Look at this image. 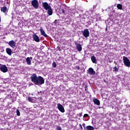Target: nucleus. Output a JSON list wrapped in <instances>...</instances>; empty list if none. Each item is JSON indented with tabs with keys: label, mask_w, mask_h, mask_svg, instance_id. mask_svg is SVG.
Masks as SVG:
<instances>
[{
	"label": "nucleus",
	"mask_w": 130,
	"mask_h": 130,
	"mask_svg": "<svg viewBox=\"0 0 130 130\" xmlns=\"http://www.w3.org/2000/svg\"><path fill=\"white\" fill-rule=\"evenodd\" d=\"M30 79L31 82L35 85H37V86H41V85L44 84V79L43 77L40 76L37 77L35 74H34L31 76Z\"/></svg>",
	"instance_id": "1"
},
{
	"label": "nucleus",
	"mask_w": 130,
	"mask_h": 130,
	"mask_svg": "<svg viewBox=\"0 0 130 130\" xmlns=\"http://www.w3.org/2000/svg\"><path fill=\"white\" fill-rule=\"evenodd\" d=\"M123 60L124 66H125V67H127L128 68H130L129 59H128V58H127V57H126L125 56H123Z\"/></svg>",
	"instance_id": "2"
},
{
	"label": "nucleus",
	"mask_w": 130,
	"mask_h": 130,
	"mask_svg": "<svg viewBox=\"0 0 130 130\" xmlns=\"http://www.w3.org/2000/svg\"><path fill=\"white\" fill-rule=\"evenodd\" d=\"M74 43L76 46L77 50H78V51H79V52H80V51L82 49V45H81V44L79 43L77 41H75L74 42Z\"/></svg>",
	"instance_id": "3"
},
{
	"label": "nucleus",
	"mask_w": 130,
	"mask_h": 130,
	"mask_svg": "<svg viewBox=\"0 0 130 130\" xmlns=\"http://www.w3.org/2000/svg\"><path fill=\"white\" fill-rule=\"evenodd\" d=\"M82 33L85 38H87L90 36V32H89V29H85L83 31H82Z\"/></svg>",
	"instance_id": "4"
},
{
	"label": "nucleus",
	"mask_w": 130,
	"mask_h": 130,
	"mask_svg": "<svg viewBox=\"0 0 130 130\" xmlns=\"http://www.w3.org/2000/svg\"><path fill=\"white\" fill-rule=\"evenodd\" d=\"M31 6L35 8V9H38L39 7V4H38V1L37 0H33L31 1Z\"/></svg>",
	"instance_id": "5"
},
{
	"label": "nucleus",
	"mask_w": 130,
	"mask_h": 130,
	"mask_svg": "<svg viewBox=\"0 0 130 130\" xmlns=\"http://www.w3.org/2000/svg\"><path fill=\"white\" fill-rule=\"evenodd\" d=\"M0 70L3 73H7L8 72V67L6 65H3L0 64Z\"/></svg>",
	"instance_id": "6"
},
{
	"label": "nucleus",
	"mask_w": 130,
	"mask_h": 130,
	"mask_svg": "<svg viewBox=\"0 0 130 130\" xmlns=\"http://www.w3.org/2000/svg\"><path fill=\"white\" fill-rule=\"evenodd\" d=\"M42 6L45 10H46V11L51 8V7L48 5V3L46 2L43 3Z\"/></svg>",
	"instance_id": "7"
},
{
	"label": "nucleus",
	"mask_w": 130,
	"mask_h": 130,
	"mask_svg": "<svg viewBox=\"0 0 130 130\" xmlns=\"http://www.w3.org/2000/svg\"><path fill=\"white\" fill-rule=\"evenodd\" d=\"M57 108L58 109V110H59V111H60V112H62V113H63V112H64V108H63V106H62V105H61V104L58 103L57 104Z\"/></svg>",
	"instance_id": "8"
},
{
	"label": "nucleus",
	"mask_w": 130,
	"mask_h": 130,
	"mask_svg": "<svg viewBox=\"0 0 130 130\" xmlns=\"http://www.w3.org/2000/svg\"><path fill=\"white\" fill-rule=\"evenodd\" d=\"M32 38L36 42H40V38L36 34H34L32 35Z\"/></svg>",
	"instance_id": "9"
},
{
	"label": "nucleus",
	"mask_w": 130,
	"mask_h": 130,
	"mask_svg": "<svg viewBox=\"0 0 130 130\" xmlns=\"http://www.w3.org/2000/svg\"><path fill=\"white\" fill-rule=\"evenodd\" d=\"M9 45L11 46L12 48H14V47H16V42L14 41L13 40L10 41L8 43Z\"/></svg>",
	"instance_id": "10"
},
{
	"label": "nucleus",
	"mask_w": 130,
	"mask_h": 130,
	"mask_svg": "<svg viewBox=\"0 0 130 130\" xmlns=\"http://www.w3.org/2000/svg\"><path fill=\"white\" fill-rule=\"evenodd\" d=\"M27 100H28V101H29V102H31V103H34L35 102V101H36V98L28 96Z\"/></svg>",
	"instance_id": "11"
},
{
	"label": "nucleus",
	"mask_w": 130,
	"mask_h": 130,
	"mask_svg": "<svg viewBox=\"0 0 130 130\" xmlns=\"http://www.w3.org/2000/svg\"><path fill=\"white\" fill-rule=\"evenodd\" d=\"M88 74H89V75H95L96 74V72L94 71V69H93V68H90L88 69Z\"/></svg>",
	"instance_id": "12"
},
{
	"label": "nucleus",
	"mask_w": 130,
	"mask_h": 130,
	"mask_svg": "<svg viewBox=\"0 0 130 130\" xmlns=\"http://www.w3.org/2000/svg\"><path fill=\"white\" fill-rule=\"evenodd\" d=\"M6 52L9 55H12V53H13L12 49H11L10 48H6Z\"/></svg>",
	"instance_id": "13"
},
{
	"label": "nucleus",
	"mask_w": 130,
	"mask_h": 130,
	"mask_svg": "<svg viewBox=\"0 0 130 130\" xmlns=\"http://www.w3.org/2000/svg\"><path fill=\"white\" fill-rule=\"evenodd\" d=\"M40 31H41V35H43V36H44V37H47V35L46 34V33H45V31H44V30H43V29L42 28H40Z\"/></svg>",
	"instance_id": "14"
},
{
	"label": "nucleus",
	"mask_w": 130,
	"mask_h": 130,
	"mask_svg": "<svg viewBox=\"0 0 130 130\" xmlns=\"http://www.w3.org/2000/svg\"><path fill=\"white\" fill-rule=\"evenodd\" d=\"M91 59L93 63H97V59H96V57H95V56L92 55L91 57Z\"/></svg>",
	"instance_id": "15"
},
{
	"label": "nucleus",
	"mask_w": 130,
	"mask_h": 130,
	"mask_svg": "<svg viewBox=\"0 0 130 130\" xmlns=\"http://www.w3.org/2000/svg\"><path fill=\"white\" fill-rule=\"evenodd\" d=\"M93 103L94 104H96V105H100V101L97 99H93Z\"/></svg>",
	"instance_id": "16"
},
{
	"label": "nucleus",
	"mask_w": 130,
	"mask_h": 130,
	"mask_svg": "<svg viewBox=\"0 0 130 130\" xmlns=\"http://www.w3.org/2000/svg\"><path fill=\"white\" fill-rule=\"evenodd\" d=\"M47 10L48 11L47 13L49 15V16H51V15H52L53 14L52 9L51 8V7Z\"/></svg>",
	"instance_id": "17"
},
{
	"label": "nucleus",
	"mask_w": 130,
	"mask_h": 130,
	"mask_svg": "<svg viewBox=\"0 0 130 130\" xmlns=\"http://www.w3.org/2000/svg\"><path fill=\"white\" fill-rule=\"evenodd\" d=\"M26 62L28 66H31V60L30 59V57H28L26 58Z\"/></svg>",
	"instance_id": "18"
},
{
	"label": "nucleus",
	"mask_w": 130,
	"mask_h": 130,
	"mask_svg": "<svg viewBox=\"0 0 130 130\" xmlns=\"http://www.w3.org/2000/svg\"><path fill=\"white\" fill-rule=\"evenodd\" d=\"M1 11L3 12V13H6V12H8L7 7H2L1 8Z\"/></svg>",
	"instance_id": "19"
},
{
	"label": "nucleus",
	"mask_w": 130,
	"mask_h": 130,
	"mask_svg": "<svg viewBox=\"0 0 130 130\" xmlns=\"http://www.w3.org/2000/svg\"><path fill=\"white\" fill-rule=\"evenodd\" d=\"M87 130H94L95 129V128H94V127L92 126H87L86 127Z\"/></svg>",
	"instance_id": "20"
},
{
	"label": "nucleus",
	"mask_w": 130,
	"mask_h": 130,
	"mask_svg": "<svg viewBox=\"0 0 130 130\" xmlns=\"http://www.w3.org/2000/svg\"><path fill=\"white\" fill-rule=\"evenodd\" d=\"M117 8L119 10H122V5L121 4H118L117 5Z\"/></svg>",
	"instance_id": "21"
},
{
	"label": "nucleus",
	"mask_w": 130,
	"mask_h": 130,
	"mask_svg": "<svg viewBox=\"0 0 130 130\" xmlns=\"http://www.w3.org/2000/svg\"><path fill=\"white\" fill-rule=\"evenodd\" d=\"M16 114H17V116H20V115H21V114L20 113V111H19V109L16 110Z\"/></svg>",
	"instance_id": "22"
},
{
	"label": "nucleus",
	"mask_w": 130,
	"mask_h": 130,
	"mask_svg": "<svg viewBox=\"0 0 130 130\" xmlns=\"http://www.w3.org/2000/svg\"><path fill=\"white\" fill-rule=\"evenodd\" d=\"M56 130H61V127H60V126H57Z\"/></svg>",
	"instance_id": "23"
},
{
	"label": "nucleus",
	"mask_w": 130,
	"mask_h": 130,
	"mask_svg": "<svg viewBox=\"0 0 130 130\" xmlns=\"http://www.w3.org/2000/svg\"><path fill=\"white\" fill-rule=\"evenodd\" d=\"M52 66L53 68H56V63H55V62H53L52 63Z\"/></svg>",
	"instance_id": "24"
},
{
	"label": "nucleus",
	"mask_w": 130,
	"mask_h": 130,
	"mask_svg": "<svg viewBox=\"0 0 130 130\" xmlns=\"http://www.w3.org/2000/svg\"><path fill=\"white\" fill-rule=\"evenodd\" d=\"M61 11L62 12V13L64 14V15H66V10L65 9H61Z\"/></svg>",
	"instance_id": "25"
},
{
	"label": "nucleus",
	"mask_w": 130,
	"mask_h": 130,
	"mask_svg": "<svg viewBox=\"0 0 130 130\" xmlns=\"http://www.w3.org/2000/svg\"><path fill=\"white\" fill-rule=\"evenodd\" d=\"M115 72H118V68H117L116 67H115L114 68Z\"/></svg>",
	"instance_id": "26"
},
{
	"label": "nucleus",
	"mask_w": 130,
	"mask_h": 130,
	"mask_svg": "<svg viewBox=\"0 0 130 130\" xmlns=\"http://www.w3.org/2000/svg\"><path fill=\"white\" fill-rule=\"evenodd\" d=\"M89 117V115H88L87 114H85L83 116V117L85 118V117Z\"/></svg>",
	"instance_id": "27"
},
{
	"label": "nucleus",
	"mask_w": 130,
	"mask_h": 130,
	"mask_svg": "<svg viewBox=\"0 0 130 130\" xmlns=\"http://www.w3.org/2000/svg\"><path fill=\"white\" fill-rule=\"evenodd\" d=\"M76 69H77V70H80V66H76Z\"/></svg>",
	"instance_id": "28"
},
{
	"label": "nucleus",
	"mask_w": 130,
	"mask_h": 130,
	"mask_svg": "<svg viewBox=\"0 0 130 130\" xmlns=\"http://www.w3.org/2000/svg\"><path fill=\"white\" fill-rule=\"evenodd\" d=\"M82 126H83V127H86V124L83 123Z\"/></svg>",
	"instance_id": "29"
},
{
	"label": "nucleus",
	"mask_w": 130,
	"mask_h": 130,
	"mask_svg": "<svg viewBox=\"0 0 130 130\" xmlns=\"http://www.w3.org/2000/svg\"><path fill=\"white\" fill-rule=\"evenodd\" d=\"M79 125H80V128H81V129H83V127L82 126V124H80Z\"/></svg>",
	"instance_id": "30"
},
{
	"label": "nucleus",
	"mask_w": 130,
	"mask_h": 130,
	"mask_svg": "<svg viewBox=\"0 0 130 130\" xmlns=\"http://www.w3.org/2000/svg\"><path fill=\"white\" fill-rule=\"evenodd\" d=\"M82 113H80L79 114V116H80V117H81L82 116Z\"/></svg>",
	"instance_id": "31"
},
{
	"label": "nucleus",
	"mask_w": 130,
	"mask_h": 130,
	"mask_svg": "<svg viewBox=\"0 0 130 130\" xmlns=\"http://www.w3.org/2000/svg\"><path fill=\"white\" fill-rule=\"evenodd\" d=\"M1 22H2V19L1 18V17H0V23Z\"/></svg>",
	"instance_id": "32"
},
{
	"label": "nucleus",
	"mask_w": 130,
	"mask_h": 130,
	"mask_svg": "<svg viewBox=\"0 0 130 130\" xmlns=\"http://www.w3.org/2000/svg\"><path fill=\"white\" fill-rule=\"evenodd\" d=\"M32 57H29V59H32Z\"/></svg>",
	"instance_id": "33"
},
{
	"label": "nucleus",
	"mask_w": 130,
	"mask_h": 130,
	"mask_svg": "<svg viewBox=\"0 0 130 130\" xmlns=\"http://www.w3.org/2000/svg\"><path fill=\"white\" fill-rule=\"evenodd\" d=\"M93 8H96V5L93 6Z\"/></svg>",
	"instance_id": "34"
},
{
	"label": "nucleus",
	"mask_w": 130,
	"mask_h": 130,
	"mask_svg": "<svg viewBox=\"0 0 130 130\" xmlns=\"http://www.w3.org/2000/svg\"><path fill=\"white\" fill-rule=\"evenodd\" d=\"M70 11H71V10H69V13H73V12H71Z\"/></svg>",
	"instance_id": "35"
},
{
	"label": "nucleus",
	"mask_w": 130,
	"mask_h": 130,
	"mask_svg": "<svg viewBox=\"0 0 130 130\" xmlns=\"http://www.w3.org/2000/svg\"><path fill=\"white\" fill-rule=\"evenodd\" d=\"M106 30L107 31V28H106Z\"/></svg>",
	"instance_id": "36"
},
{
	"label": "nucleus",
	"mask_w": 130,
	"mask_h": 130,
	"mask_svg": "<svg viewBox=\"0 0 130 130\" xmlns=\"http://www.w3.org/2000/svg\"><path fill=\"white\" fill-rule=\"evenodd\" d=\"M95 26H97V23L95 24Z\"/></svg>",
	"instance_id": "37"
},
{
	"label": "nucleus",
	"mask_w": 130,
	"mask_h": 130,
	"mask_svg": "<svg viewBox=\"0 0 130 130\" xmlns=\"http://www.w3.org/2000/svg\"><path fill=\"white\" fill-rule=\"evenodd\" d=\"M72 11H74V10H73V9H72Z\"/></svg>",
	"instance_id": "38"
},
{
	"label": "nucleus",
	"mask_w": 130,
	"mask_h": 130,
	"mask_svg": "<svg viewBox=\"0 0 130 130\" xmlns=\"http://www.w3.org/2000/svg\"><path fill=\"white\" fill-rule=\"evenodd\" d=\"M81 12H83V10H81Z\"/></svg>",
	"instance_id": "39"
}]
</instances>
